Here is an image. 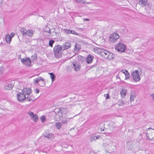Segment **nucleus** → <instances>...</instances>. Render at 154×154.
<instances>
[{"mask_svg":"<svg viewBox=\"0 0 154 154\" xmlns=\"http://www.w3.org/2000/svg\"><path fill=\"white\" fill-rule=\"evenodd\" d=\"M62 46L60 45H56L53 48V51L56 58H60L63 53Z\"/></svg>","mask_w":154,"mask_h":154,"instance_id":"nucleus-1","label":"nucleus"},{"mask_svg":"<svg viewBox=\"0 0 154 154\" xmlns=\"http://www.w3.org/2000/svg\"><path fill=\"white\" fill-rule=\"evenodd\" d=\"M34 83L35 85H38L41 87H44L45 85V80L41 77H39L34 80Z\"/></svg>","mask_w":154,"mask_h":154,"instance_id":"nucleus-2","label":"nucleus"},{"mask_svg":"<svg viewBox=\"0 0 154 154\" xmlns=\"http://www.w3.org/2000/svg\"><path fill=\"white\" fill-rule=\"evenodd\" d=\"M126 48V45L122 43H119L117 44L115 46L116 50L120 52H124Z\"/></svg>","mask_w":154,"mask_h":154,"instance_id":"nucleus-3","label":"nucleus"},{"mask_svg":"<svg viewBox=\"0 0 154 154\" xmlns=\"http://www.w3.org/2000/svg\"><path fill=\"white\" fill-rule=\"evenodd\" d=\"M131 75L134 80L136 82L139 81L140 80V78L139 72L137 70H135L131 74Z\"/></svg>","mask_w":154,"mask_h":154,"instance_id":"nucleus-4","label":"nucleus"},{"mask_svg":"<svg viewBox=\"0 0 154 154\" xmlns=\"http://www.w3.org/2000/svg\"><path fill=\"white\" fill-rule=\"evenodd\" d=\"M73 67L76 71H79L81 68L80 64L79 62L74 61L72 62Z\"/></svg>","mask_w":154,"mask_h":154,"instance_id":"nucleus-5","label":"nucleus"},{"mask_svg":"<svg viewBox=\"0 0 154 154\" xmlns=\"http://www.w3.org/2000/svg\"><path fill=\"white\" fill-rule=\"evenodd\" d=\"M119 37V35L116 33L112 34L110 37V40L112 42H114Z\"/></svg>","mask_w":154,"mask_h":154,"instance_id":"nucleus-6","label":"nucleus"},{"mask_svg":"<svg viewBox=\"0 0 154 154\" xmlns=\"http://www.w3.org/2000/svg\"><path fill=\"white\" fill-rule=\"evenodd\" d=\"M21 61L22 63L26 66H29L31 63V60L29 58H22L21 59Z\"/></svg>","mask_w":154,"mask_h":154,"instance_id":"nucleus-7","label":"nucleus"},{"mask_svg":"<svg viewBox=\"0 0 154 154\" xmlns=\"http://www.w3.org/2000/svg\"><path fill=\"white\" fill-rule=\"evenodd\" d=\"M14 83L13 82H9L5 86V89L8 90H12L14 86Z\"/></svg>","mask_w":154,"mask_h":154,"instance_id":"nucleus-8","label":"nucleus"},{"mask_svg":"<svg viewBox=\"0 0 154 154\" xmlns=\"http://www.w3.org/2000/svg\"><path fill=\"white\" fill-rule=\"evenodd\" d=\"M99 51L100 50V55L102 56L103 57L106 59L108 55H109V52L106 50L101 49L100 48L99 49Z\"/></svg>","mask_w":154,"mask_h":154,"instance_id":"nucleus-9","label":"nucleus"},{"mask_svg":"<svg viewBox=\"0 0 154 154\" xmlns=\"http://www.w3.org/2000/svg\"><path fill=\"white\" fill-rule=\"evenodd\" d=\"M17 98L19 101H21L25 100L26 97L23 93L18 92L17 94Z\"/></svg>","mask_w":154,"mask_h":154,"instance_id":"nucleus-10","label":"nucleus"},{"mask_svg":"<svg viewBox=\"0 0 154 154\" xmlns=\"http://www.w3.org/2000/svg\"><path fill=\"white\" fill-rule=\"evenodd\" d=\"M71 44L69 42H66L63 43L62 46L63 51L69 49L71 47Z\"/></svg>","mask_w":154,"mask_h":154,"instance_id":"nucleus-11","label":"nucleus"},{"mask_svg":"<svg viewBox=\"0 0 154 154\" xmlns=\"http://www.w3.org/2000/svg\"><path fill=\"white\" fill-rule=\"evenodd\" d=\"M22 92L25 95H29L32 92V90L30 88H24L22 90Z\"/></svg>","mask_w":154,"mask_h":154,"instance_id":"nucleus-12","label":"nucleus"},{"mask_svg":"<svg viewBox=\"0 0 154 154\" xmlns=\"http://www.w3.org/2000/svg\"><path fill=\"white\" fill-rule=\"evenodd\" d=\"M146 135L149 140H152L154 138V131H150L149 133H146Z\"/></svg>","mask_w":154,"mask_h":154,"instance_id":"nucleus-13","label":"nucleus"},{"mask_svg":"<svg viewBox=\"0 0 154 154\" xmlns=\"http://www.w3.org/2000/svg\"><path fill=\"white\" fill-rule=\"evenodd\" d=\"M94 58V57L91 55H88L86 59L87 63L88 64L91 63L92 62Z\"/></svg>","mask_w":154,"mask_h":154,"instance_id":"nucleus-14","label":"nucleus"},{"mask_svg":"<svg viewBox=\"0 0 154 154\" xmlns=\"http://www.w3.org/2000/svg\"><path fill=\"white\" fill-rule=\"evenodd\" d=\"M64 31L66 32L68 34H72L74 35H78L79 34L76 32L75 31L68 29H64Z\"/></svg>","mask_w":154,"mask_h":154,"instance_id":"nucleus-15","label":"nucleus"},{"mask_svg":"<svg viewBox=\"0 0 154 154\" xmlns=\"http://www.w3.org/2000/svg\"><path fill=\"white\" fill-rule=\"evenodd\" d=\"M65 109L64 108H56L54 109V112L55 113V116L59 113L63 112Z\"/></svg>","mask_w":154,"mask_h":154,"instance_id":"nucleus-16","label":"nucleus"},{"mask_svg":"<svg viewBox=\"0 0 154 154\" xmlns=\"http://www.w3.org/2000/svg\"><path fill=\"white\" fill-rule=\"evenodd\" d=\"M136 97L135 93L134 91H131L130 94V100L131 102L133 101L134 100L135 98Z\"/></svg>","mask_w":154,"mask_h":154,"instance_id":"nucleus-17","label":"nucleus"},{"mask_svg":"<svg viewBox=\"0 0 154 154\" xmlns=\"http://www.w3.org/2000/svg\"><path fill=\"white\" fill-rule=\"evenodd\" d=\"M13 36V35L11 36L7 34L6 36V38L5 40L7 42L8 44H9L11 42V39L12 38Z\"/></svg>","mask_w":154,"mask_h":154,"instance_id":"nucleus-18","label":"nucleus"},{"mask_svg":"<svg viewBox=\"0 0 154 154\" xmlns=\"http://www.w3.org/2000/svg\"><path fill=\"white\" fill-rule=\"evenodd\" d=\"M100 137L99 136H96L95 134H92L91 135L90 140L92 142L94 140H95L98 139Z\"/></svg>","mask_w":154,"mask_h":154,"instance_id":"nucleus-19","label":"nucleus"},{"mask_svg":"<svg viewBox=\"0 0 154 154\" xmlns=\"http://www.w3.org/2000/svg\"><path fill=\"white\" fill-rule=\"evenodd\" d=\"M147 0H140L139 4L142 7H144L146 5Z\"/></svg>","mask_w":154,"mask_h":154,"instance_id":"nucleus-20","label":"nucleus"},{"mask_svg":"<svg viewBox=\"0 0 154 154\" xmlns=\"http://www.w3.org/2000/svg\"><path fill=\"white\" fill-rule=\"evenodd\" d=\"M63 116L62 112L59 113L58 114H56V115L55 116V118L57 119V120H60L61 118L63 117Z\"/></svg>","mask_w":154,"mask_h":154,"instance_id":"nucleus-21","label":"nucleus"},{"mask_svg":"<svg viewBox=\"0 0 154 154\" xmlns=\"http://www.w3.org/2000/svg\"><path fill=\"white\" fill-rule=\"evenodd\" d=\"M109 55H108L106 59L110 60L113 59L115 57L113 53L109 52Z\"/></svg>","mask_w":154,"mask_h":154,"instance_id":"nucleus-22","label":"nucleus"},{"mask_svg":"<svg viewBox=\"0 0 154 154\" xmlns=\"http://www.w3.org/2000/svg\"><path fill=\"white\" fill-rule=\"evenodd\" d=\"M21 32L23 36L26 35L27 31L24 27L21 28L20 29Z\"/></svg>","mask_w":154,"mask_h":154,"instance_id":"nucleus-23","label":"nucleus"},{"mask_svg":"<svg viewBox=\"0 0 154 154\" xmlns=\"http://www.w3.org/2000/svg\"><path fill=\"white\" fill-rule=\"evenodd\" d=\"M48 74L50 75V77L51 78V79L52 82H53L55 80V75L52 72L49 73Z\"/></svg>","mask_w":154,"mask_h":154,"instance_id":"nucleus-24","label":"nucleus"},{"mask_svg":"<svg viewBox=\"0 0 154 154\" xmlns=\"http://www.w3.org/2000/svg\"><path fill=\"white\" fill-rule=\"evenodd\" d=\"M26 34L29 36H32L33 34V32L32 30H28L27 31V33Z\"/></svg>","mask_w":154,"mask_h":154,"instance_id":"nucleus-25","label":"nucleus"},{"mask_svg":"<svg viewBox=\"0 0 154 154\" xmlns=\"http://www.w3.org/2000/svg\"><path fill=\"white\" fill-rule=\"evenodd\" d=\"M120 93L122 97H124L126 94V91L125 90L122 89Z\"/></svg>","mask_w":154,"mask_h":154,"instance_id":"nucleus-26","label":"nucleus"},{"mask_svg":"<svg viewBox=\"0 0 154 154\" xmlns=\"http://www.w3.org/2000/svg\"><path fill=\"white\" fill-rule=\"evenodd\" d=\"M72 118H67L66 119H64L61 122L62 124H66L68 121L70 119Z\"/></svg>","mask_w":154,"mask_h":154,"instance_id":"nucleus-27","label":"nucleus"},{"mask_svg":"<svg viewBox=\"0 0 154 154\" xmlns=\"http://www.w3.org/2000/svg\"><path fill=\"white\" fill-rule=\"evenodd\" d=\"M31 118L33 119V120L34 122H36L38 120V117L37 115H33V116L31 117Z\"/></svg>","mask_w":154,"mask_h":154,"instance_id":"nucleus-28","label":"nucleus"},{"mask_svg":"<svg viewBox=\"0 0 154 154\" xmlns=\"http://www.w3.org/2000/svg\"><path fill=\"white\" fill-rule=\"evenodd\" d=\"M126 73L125 74V79H127L129 78L130 76V74L127 70H125Z\"/></svg>","mask_w":154,"mask_h":154,"instance_id":"nucleus-29","label":"nucleus"},{"mask_svg":"<svg viewBox=\"0 0 154 154\" xmlns=\"http://www.w3.org/2000/svg\"><path fill=\"white\" fill-rule=\"evenodd\" d=\"M54 42L55 41L53 40H50L49 42V46L51 47H52L53 44L54 43Z\"/></svg>","mask_w":154,"mask_h":154,"instance_id":"nucleus-30","label":"nucleus"},{"mask_svg":"<svg viewBox=\"0 0 154 154\" xmlns=\"http://www.w3.org/2000/svg\"><path fill=\"white\" fill-rule=\"evenodd\" d=\"M124 103V101L122 100H119L118 102V104L119 106H123Z\"/></svg>","mask_w":154,"mask_h":154,"instance_id":"nucleus-31","label":"nucleus"},{"mask_svg":"<svg viewBox=\"0 0 154 154\" xmlns=\"http://www.w3.org/2000/svg\"><path fill=\"white\" fill-rule=\"evenodd\" d=\"M41 119L42 123L44 122L46 120V117L44 116H42L41 117Z\"/></svg>","mask_w":154,"mask_h":154,"instance_id":"nucleus-32","label":"nucleus"},{"mask_svg":"<svg viewBox=\"0 0 154 154\" xmlns=\"http://www.w3.org/2000/svg\"><path fill=\"white\" fill-rule=\"evenodd\" d=\"M37 57V54H34L33 55H32L31 57V59L32 60H33L36 59Z\"/></svg>","mask_w":154,"mask_h":154,"instance_id":"nucleus-33","label":"nucleus"},{"mask_svg":"<svg viewBox=\"0 0 154 154\" xmlns=\"http://www.w3.org/2000/svg\"><path fill=\"white\" fill-rule=\"evenodd\" d=\"M55 125L58 128H59L61 127V124L59 122H57L55 123Z\"/></svg>","mask_w":154,"mask_h":154,"instance_id":"nucleus-34","label":"nucleus"},{"mask_svg":"<svg viewBox=\"0 0 154 154\" xmlns=\"http://www.w3.org/2000/svg\"><path fill=\"white\" fill-rule=\"evenodd\" d=\"M4 71V67L3 66H1L0 67V76L2 74Z\"/></svg>","mask_w":154,"mask_h":154,"instance_id":"nucleus-35","label":"nucleus"},{"mask_svg":"<svg viewBox=\"0 0 154 154\" xmlns=\"http://www.w3.org/2000/svg\"><path fill=\"white\" fill-rule=\"evenodd\" d=\"M25 100L26 101H30L32 100V99L30 98L29 96L26 97V98Z\"/></svg>","mask_w":154,"mask_h":154,"instance_id":"nucleus-36","label":"nucleus"},{"mask_svg":"<svg viewBox=\"0 0 154 154\" xmlns=\"http://www.w3.org/2000/svg\"><path fill=\"white\" fill-rule=\"evenodd\" d=\"M45 32H48L50 34L51 33V32L50 31V29H48V30L47 29V27H46V30H45Z\"/></svg>","mask_w":154,"mask_h":154,"instance_id":"nucleus-37","label":"nucleus"},{"mask_svg":"<svg viewBox=\"0 0 154 154\" xmlns=\"http://www.w3.org/2000/svg\"><path fill=\"white\" fill-rule=\"evenodd\" d=\"M51 135L49 134H45L44 135V136L45 137L48 138H49L51 137Z\"/></svg>","mask_w":154,"mask_h":154,"instance_id":"nucleus-38","label":"nucleus"},{"mask_svg":"<svg viewBox=\"0 0 154 154\" xmlns=\"http://www.w3.org/2000/svg\"><path fill=\"white\" fill-rule=\"evenodd\" d=\"M77 44H76L75 46V48H74V50L76 51H78L79 50V49H78V48L77 47Z\"/></svg>","mask_w":154,"mask_h":154,"instance_id":"nucleus-39","label":"nucleus"},{"mask_svg":"<svg viewBox=\"0 0 154 154\" xmlns=\"http://www.w3.org/2000/svg\"><path fill=\"white\" fill-rule=\"evenodd\" d=\"M79 3H80L82 4L87 3L86 2H85L84 0H80V2Z\"/></svg>","mask_w":154,"mask_h":154,"instance_id":"nucleus-40","label":"nucleus"},{"mask_svg":"<svg viewBox=\"0 0 154 154\" xmlns=\"http://www.w3.org/2000/svg\"><path fill=\"white\" fill-rule=\"evenodd\" d=\"M28 114L31 117L33 116V115H34V113L32 112H29Z\"/></svg>","mask_w":154,"mask_h":154,"instance_id":"nucleus-41","label":"nucleus"},{"mask_svg":"<svg viewBox=\"0 0 154 154\" xmlns=\"http://www.w3.org/2000/svg\"><path fill=\"white\" fill-rule=\"evenodd\" d=\"M79 61L82 63H83V62H85V60L84 58L83 57V58H82L81 59L79 60Z\"/></svg>","mask_w":154,"mask_h":154,"instance_id":"nucleus-42","label":"nucleus"},{"mask_svg":"<svg viewBox=\"0 0 154 154\" xmlns=\"http://www.w3.org/2000/svg\"><path fill=\"white\" fill-rule=\"evenodd\" d=\"M104 95V96H105V95H106V99H107L109 98V97H110L109 94H105Z\"/></svg>","mask_w":154,"mask_h":154,"instance_id":"nucleus-43","label":"nucleus"},{"mask_svg":"<svg viewBox=\"0 0 154 154\" xmlns=\"http://www.w3.org/2000/svg\"><path fill=\"white\" fill-rule=\"evenodd\" d=\"M150 95L152 98L153 100H154V93L151 94Z\"/></svg>","mask_w":154,"mask_h":154,"instance_id":"nucleus-44","label":"nucleus"},{"mask_svg":"<svg viewBox=\"0 0 154 154\" xmlns=\"http://www.w3.org/2000/svg\"><path fill=\"white\" fill-rule=\"evenodd\" d=\"M35 91L36 93H38L39 92V90L38 88H36Z\"/></svg>","mask_w":154,"mask_h":154,"instance_id":"nucleus-45","label":"nucleus"},{"mask_svg":"<svg viewBox=\"0 0 154 154\" xmlns=\"http://www.w3.org/2000/svg\"><path fill=\"white\" fill-rule=\"evenodd\" d=\"M30 97V98H31L32 99V101H34V100H33L34 99V97L33 96H29Z\"/></svg>","mask_w":154,"mask_h":154,"instance_id":"nucleus-46","label":"nucleus"},{"mask_svg":"<svg viewBox=\"0 0 154 154\" xmlns=\"http://www.w3.org/2000/svg\"><path fill=\"white\" fill-rule=\"evenodd\" d=\"M126 70H122L121 72L122 73H124L125 75V74L126 73V72L125 71Z\"/></svg>","mask_w":154,"mask_h":154,"instance_id":"nucleus-47","label":"nucleus"},{"mask_svg":"<svg viewBox=\"0 0 154 154\" xmlns=\"http://www.w3.org/2000/svg\"><path fill=\"white\" fill-rule=\"evenodd\" d=\"M116 78L117 79H120L119 75H118L116 76Z\"/></svg>","mask_w":154,"mask_h":154,"instance_id":"nucleus-48","label":"nucleus"},{"mask_svg":"<svg viewBox=\"0 0 154 154\" xmlns=\"http://www.w3.org/2000/svg\"><path fill=\"white\" fill-rule=\"evenodd\" d=\"M84 20H86V21H88L89 20V19H88V18H86V19H84Z\"/></svg>","mask_w":154,"mask_h":154,"instance_id":"nucleus-49","label":"nucleus"},{"mask_svg":"<svg viewBox=\"0 0 154 154\" xmlns=\"http://www.w3.org/2000/svg\"><path fill=\"white\" fill-rule=\"evenodd\" d=\"M11 36H12V35H13V36H14L15 35V33L13 32H12V33H11Z\"/></svg>","mask_w":154,"mask_h":154,"instance_id":"nucleus-50","label":"nucleus"},{"mask_svg":"<svg viewBox=\"0 0 154 154\" xmlns=\"http://www.w3.org/2000/svg\"><path fill=\"white\" fill-rule=\"evenodd\" d=\"M94 66H91L89 68V69H90V68H91L93 67H94Z\"/></svg>","mask_w":154,"mask_h":154,"instance_id":"nucleus-51","label":"nucleus"},{"mask_svg":"<svg viewBox=\"0 0 154 154\" xmlns=\"http://www.w3.org/2000/svg\"><path fill=\"white\" fill-rule=\"evenodd\" d=\"M77 2H80V0H75Z\"/></svg>","mask_w":154,"mask_h":154,"instance_id":"nucleus-52","label":"nucleus"}]
</instances>
